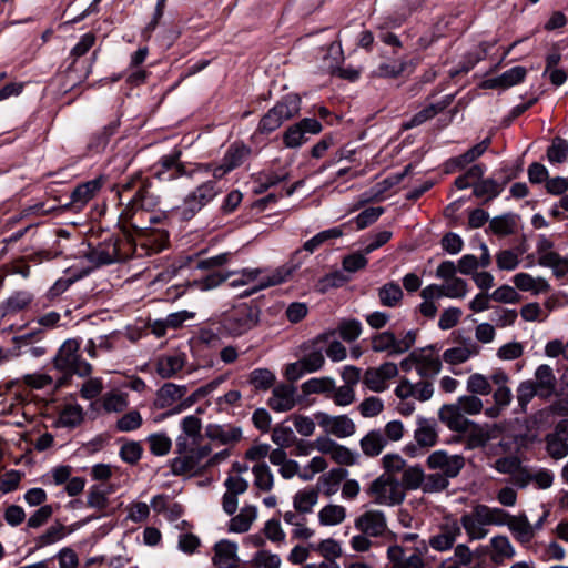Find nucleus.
I'll return each mask as SVG.
<instances>
[{
	"mask_svg": "<svg viewBox=\"0 0 568 568\" xmlns=\"http://www.w3.org/2000/svg\"><path fill=\"white\" fill-rule=\"evenodd\" d=\"M119 195L123 196L125 192L136 189L134 196L129 201L125 209L121 213V219L124 223H128L131 227L144 229L143 225L135 221V217L140 215L149 216V220H153V214L150 213L152 209L158 205V197L154 196L149 186L142 182L139 174L131 176L126 181L120 184Z\"/></svg>",
	"mask_w": 568,
	"mask_h": 568,
	"instance_id": "nucleus-1",
	"label": "nucleus"
},
{
	"mask_svg": "<svg viewBox=\"0 0 568 568\" xmlns=\"http://www.w3.org/2000/svg\"><path fill=\"white\" fill-rule=\"evenodd\" d=\"M260 315V308L253 303L234 304L221 314L220 331L230 337H241L257 326Z\"/></svg>",
	"mask_w": 568,
	"mask_h": 568,
	"instance_id": "nucleus-2",
	"label": "nucleus"
},
{
	"mask_svg": "<svg viewBox=\"0 0 568 568\" xmlns=\"http://www.w3.org/2000/svg\"><path fill=\"white\" fill-rule=\"evenodd\" d=\"M334 335V331H327L317 335L312 341L304 343L302 345V357L298 361L286 365L284 376L290 382H296L306 374L321 371L325 365V356L322 348L317 347V345L328 342V339Z\"/></svg>",
	"mask_w": 568,
	"mask_h": 568,
	"instance_id": "nucleus-3",
	"label": "nucleus"
},
{
	"mask_svg": "<svg viewBox=\"0 0 568 568\" xmlns=\"http://www.w3.org/2000/svg\"><path fill=\"white\" fill-rule=\"evenodd\" d=\"M176 454L170 463L171 473L175 476H192L203 467V459L211 453L207 445H199L194 440L179 436L176 438Z\"/></svg>",
	"mask_w": 568,
	"mask_h": 568,
	"instance_id": "nucleus-4",
	"label": "nucleus"
},
{
	"mask_svg": "<svg viewBox=\"0 0 568 568\" xmlns=\"http://www.w3.org/2000/svg\"><path fill=\"white\" fill-rule=\"evenodd\" d=\"M136 247H133L131 237L126 235L123 237L110 236L99 243L97 247L90 248L85 256L93 267H99L125 261L133 256Z\"/></svg>",
	"mask_w": 568,
	"mask_h": 568,
	"instance_id": "nucleus-5",
	"label": "nucleus"
},
{
	"mask_svg": "<svg viewBox=\"0 0 568 568\" xmlns=\"http://www.w3.org/2000/svg\"><path fill=\"white\" fill-rule=\"evenodd\" d=\"M80 347V339L69 338L62 343L53 357L52 362L54 368L62 373L64 377L72 375L85 377L91 374L92 366L82 358Z\"/></svg>",
	"mask_w": 568,
	"mask_h": 568,
	"instance_id": "nucleus-6",
	"label": "nucleus"
},
{
	"mask_svg": "<svg viewBox=\"0 0 568 568\" xmlns=\"http://www.w3.org/2000/svg\"><path fill=\"white\" fill-rule=\"evenodd\" d=\"M298 265L294 264L293 262H288L271 272H268L264 276H260L262 274V271L260 268H244L239 274L240 277L235 278L231 282L232 286H240V285H247L250 283H253L255 281H258L257 285L254 286L250 292H245L244 295H250L252 293H255L257 291L280 285L282 283L287 282L295 271L297 270Z\"/></svg>",
	"mask_w": 568,
	"mask_h": 568,
	"instance_id": "nucleus-7",
	"label": "nucleus"
},
{
	"mask_svg": "<svg viewBox=\"0 0 568 568\" xmlns=\"http://www.w3.org/2000/svg\"><path fill=\"white\" fill-rule=\"evenodd\" d=\"M301 110V99L297 94H287L270 109L260 120L257 132L270 134L285 121L294 118Z\"/></svg>",
	"mask_w": 568,
	"mask_h": 568,
	"instance_id": "nucleus-8",
	"label": "nucleus"
},
{
	"mask_svg": "<svg viewBox=\"0 0 568 568\" xmlns=\"http://www.w3.org/2000/svg\"><path fill=\"white\" fill-rule=\"evenodd\" d=\"M366 493L374 504L388 507L402 504L406 497L403 486L393 475L378 476Z\"/></svg>",
	"mask_w": 568,
	"mask_h": 568,
	"instance_id": "nucleus-9",
	"label": "nucleus"
},
{
	"mask_svg": "<svg viewBox=\"0 0 568 568\" xmlns=\"http://www.w3.org/2000/svg\"><path fill=\"white\" fill-rule=\"evenodd\" d=\"M135 221L143 225L144 229L132 227L136 232V237L133 240L131 239L133 247H136L133 255L141 257L143 255H151L161 252L165 247L168 241L166 234L159 230H149L145 225V221L154 222L156 221V217L153 215V220L150 221L148 215L142 217L138 215Z\"/></svg>",
	"mask_w": 568,
	"mask_h": 568,
	"instance_id": "nucleus-10",
	"label": "nucleus"
},
{
	"mask_svg": "<svg viewBox=\"0 0 568 568\" xmlns=\"http://www.w3.org/2000/svg\"><path fill=\"white\" fill-rule=\"evenodd\" d=\"M417 331L410 329L400 338L390 331L377 333L371 338V347L376 353H387L397 356L408 352L416 343Z\"/></svg>",
	"mask_w": 568,
	"mask_h": 568,
	"instance_id": "nucleus-11",
	"label": "nucleus"
},
{
	"mask_svg": "<svg viewBox=\"0 0 568 568\" xmlns=\"http://www.w3.org/2000/svg\"><path fill=\"white\" fill-rule=\"evenodd\" d=\"M220 193L221 189L215 181L207 180L201 183L185 196L182 206V215L185 219L193 217Z\"/></svg>",
	"mask_w": 568,
	"mask_h": 568,
	"instance_id": "nucleus-12",
	"label": "nucleus"
},
{
	"mask_svg": "<svg viewBox=\"0 0 568 568\" xmlns=\"http://www.w3.org/2000/svg\"><path fill=\"white\" fill-rule=\"evenodd\" d=\"M181 156L182 151L179 149L162 155L155 164V178L161 182H171L181 176L192 178V166L187 168Z\"/></svg>",
	"mask_w": 568,
	"mask_h": 568,
	"instance_id": "nucleus-13",
	"label": "nucleus"
},
{
	"mask_svg": "<svg viewBox=\"0 0 568 568\" xmlns=\"http://www.w3.org/2000/svg\"><path fill=\"white\" fill-rule=\"evenodd\" d=\"M320 427L329 435L337 438L351 437L356 432V425L347 415L333 416L324 412L315 414Z\"/></svg>",
	"mask_w": 568,
	"mask_h": 568,
	"instance_id": "nucleus-14",
	"label": "nucleus"
},
{
	"mask_svg": "<svg viewBox=\"0 0 568 568\" xmlns=\"http://www.w3.org/2000/svg\"><path fill=\"white\" fill-rule=\"evenodd\" d=\"M427 467L433 470H440L447 479L459 475L465 466V458L462 455H449L443 449L433 452L426 460Z\"/></svg>",
	"mask_w": 568,
	"mask_h": 568,
	"instance_id": "nucleus-15",
	"label": "nucleus"
},
{
	"mask_svg": "<svg viewBox=\"0 0 568 568\" xmlns=\"http://www.w3.org/2000/svg\"><path fill=\"white\" fill-rule=\"evenodd\" d=\"M504 428L501 425L493 423L478 424L473 422L466 432L465 447L466 449H477L485 447L490 440L497 439Z\"/></svg>",
	"mask_w": 568,
	"mask_h": 568,
	"instance_id": "nucleus-16",
	"label": "nucleus"
},
{
	"mask_svg": "<svg viewBox=\"0 0 568 568\" xmlns=\"http://www.w3.org/2000/svg\"><path fill=\"white\" fill-rule=\"evenodd\" d=\"M398 375V366L393 362H385L378 367H369L363 376V384L372 392L382 393L387 389V382Z\"/></svg>",
	"mask_w": 568,
	"mask_h": 568,
	"instance_id": "nucleus-17",
	"label": "nucleus"
},
{
	"mask_svg": "<svg viewBox=\"0 0 568 568\" xmlns=\"http://www.w3.org/2000/svg\"><path fill=\"white\" fill-rule=\"evenodd\" d=\"M355 528L374 538L383 537L388 530L387 518L383 510L367 509L354 521Z\"/></svg>",
	"mask_w": 568,
	"mask_h": 568,
	"instance_id": "nucleus-18",
	"label": "nucleus"
},
{
	"mask_svg": "<svg viewBox=\"0 0 568 568\" xmlns=\"http://www.w3.org/2000/svg\"><path fill=\"white\" fill-rule=\"evenodd\" d=\"M462 535L459 523L450 517H446L439 526V532L433 535L428 545L432 549L444 552L454 548L455 541Z\"/></svg>",
	"mask_w": 568,
	"mask_h": 568,
	"instance_id": "nucleus-19",
	"label": "nucleus"
},
{
	"mask_svg": "<svg viewBox=\"0 0 568 568\" xmlns=\"http://www.w3.org/2000/svg\"><path fill=\"white\" fill-rule=\"evenodd\" d=\"M211 558L214 568H241L239 546L235 541L221 539L213 546Z\"/></svg>",
	"mask_w": 568,
	"mask_h": 568,
	"instance_id": "nucleus-20",
	"label": "nucleus"
},
{
	"mask_svg": "<svg viewBox=\"0 0 568 568\" xmlns=\"http://www.w3.org/2000/svg\"><path fill=\"white\" fill-rule=\"evenodd\" d=\"M225 493L222 497V508L227 515L237 510V497L248 489V481L242 476L227 475L224 481Z\"/></svg>",
	"mask_w": 568,
	"mask_h": 568,
	"instance_id": "nucleus-21",
	"label": "nucleus"
},
{
	"mask_svg": "<svg viewBox=\"0 0 568 568\" xmlns=\"http://www.w3.org/2000/svg\"><path fill=\"white\" fill-rule=\"evenodd\" d=\"M395 395L400 399L414 397L419 402H426L433 397L434 386L429 381H419L413 384L407 378H402L395 388Z\"/></svg>",
	"mask_w": 568,
	"mask_h": 568,
	"instance_id": "nucleus-22",
	"label": "nucleus"
},
{
	"mask_svg": "<svg viewBox=\"0 0 568 568\" xmlns=\"http://www.w3.org/2000/svg\"><path fill=\"white\" fill-rule=\"evenodd\" d=\"M459 526L464 528L469 541L481 540L489 532L478 505L462 515Z\"/></svg>",
	"mask_w": 568,
	"mask_h": 568,
	"instance_id": "nucleus-23",
	"label": "nucleus"
},
{
	"mask_svg": "<svg viewBox=\"0 0 568 568\" xmlns=\"http://www.w3.org/2000/svg\"><path fill=\"white\" fill-rule=\"evenodd\" d=\"M439 420L452 432L466 433L473 420L468 419L457 403L445 404L438 412Z\"/></svg>",
	"mask_w": 568,
	"mask_h": 568,
	"instance_id": "nucleus-24",
	"label": "nucleus"
},
{
	"mask_svg": "<svg viewBox=\"0 0 568 568\" xmlns=\"http://www.w3.org/2000/svg\"><path fill=\"white\" fill-rule=\"evenodd\" d=\"M206 437L221 445H235L243 437L242 428L231 424H209L205 428Z\"/></svg>",
	"mask_w": 568,
	"mask_h": 568,
	"instance_id": "nucleus-25",
	"label": "nucleus"
},
{
	"mask_svg": "<svg viewBox=\"0 0 568 568\" xmlns=\"http://www.w3.org/2000/svg\"><path fill=\"white\" fill-rule=\"evenodd\" d=\"M295 395L296 388L293 385L280 384L273 388L267 405L277 413L288 412L296 404Z\"/></svg>",
	"mask_w": 568,
	"mask_h": 568,
	"instance_id": "nucleus-26",
	"label": "nucleus"
},
{
	"mask_svg": "<svg viewBox=\"0 0 568 568\" xmlns=\"http://www.w3.org/2000/svg\"><path fill=\"white\" fill-rule=\"evenodd\" d=\"M104 184V178L98 176L78 185L71 193L72 205L77 210H81L90 200H92Z\"/></svg>",
	"mask_w": 568,
	"mask_h": 568,
	"instance_id": "nucleus-27",
	"label": "nucleus"
},
{
	"mask_svg": "<svg viewBox=\"0 0 568 568\" xmlns=\"http://www.w3.org/2000/svg\"><path fill=\"white\" fill-rule=\"evenodd\" d=\"M442 362L432 348L416 349V371L422 378L434 377L439 374Z\"/></svg>",
	"mask_w": 568,
	"mask_h": 568,
	"instance_id": "nucleus-28",
	"label": "nucleus"
},
{
	"mask_svg": "<svg viewBox=\"0 0 568 568\" xmlns=\"http://www.w3.org/2000/svg\"><path fill=\"white\" fill-rule=\"evenodd\" d=\"M527 70L524 67H513L498 77L487 79L483 82L486 89H508L525 80Z\"/></svg>",
	"mask_w": 568,
	"mask_h": 568,
	"instance_id": "nucleus-29",
	"label": "nucleus"
},
{
	"mask_svg": "<svg viewBox=\"0 0 568 568\" xmlns=\"http://www.w3.org/2000/svg\"><path fill=\"white\" fill-rule=\"evenodd\" d=\"M187 393V387L173 383H165L158 392L154 406L159 409L172 407L179 403Z\"/></svg>",
	"mask_w": 568,
	"mask_h": 568,
	"instance_id": "nucleus-30",
	"label": "nucleus"
},
{
	"mask_svg": "<svg viewBox=\"0 0 568 568\" xmlns=\"http://www.w3.org/2000/svg\"><path fill=\"white\" fill-rule=\"evenodd\" d=\"M186 356L182 353L163 354L155 362V372L162 378H171L183 369Z\"/></svg>",
	"mask_w": 568,
	"mask_h": 568,
	"instance_id": "nucleus-31",
	"label": "nucleus"
},
{
	"mask_svg": "<svg viewBox=\"0 0 568 568\" xmlns=\"http://www.w3.org/2000/svg\"><path fill=\"white\" fill-rule=\"evenodd\" d=\"M546 452L556 460L568 456V436L565 432H559L558 425H555L554 432L545 436Z\"/></svg>",
	"mask_w": 568,
	"mask_h": 568,
	"instance_id": "nucleus-32",
	"label": "nucleus"
},
{
	"mask_svg": "<svg viewBox=\"0 0 568 568\" xmlns=\"http://www.w3.org/2000/svg\"><path fill=\"white\" fill-rule=\"evenodd\" d=\"M489 547L490 560L497 566L503 565L505 560H509L516 555L514 546L505 535H497L490 538Z\"/></svg>",
	"mask_w": 568,
	"mask_h": 568,
	"instance_id": "nucleus-33",
	"label": "nucleus"
},
{
	"mask_svg": "<svg viewBox=\"0 0 568 568\" xmlns=\"http://www.w3.org/2000/svg\"><path fill=\"white\" fill-rule=\"evenodd\" d=\"M257 518V508L253 505H245L240 513L233 516L227 524V531L244 534L248 531Z\"/></svg>",
	"mask_w": 568,
	"mask_h": 568,
	"instance_id": "nucleus-34",
	"label": "nucleus"
},
{
	"mask_svg": "<svg viewBox=\"0 0 568 568\" xmlns=\"http://www.w3.org/2000/svg\"><path fill=\"white\" fill-rule=\"evenodd\" d=\"M515 287L521 292H530L534 295L548 292L549 283L544 277H534L528 273H517L513 277Z\"/></svg>",
	"mask_w": 568,
	"mask_h": 568,
	"instance_id": "nucleus-35",
	"label": "nucleus"
},
{
	"mask_svg": "<svg viewBox=\"0 0 568 568\" xmlns=\"http://www.w3.org/2000/svg\"><path fill=\"white\" fill-rule=\"evenodd\" d=\"M453 95H446L443 100L438 101L437 103H430L426 105L409 120L405 128L410 129L414 126H418L425 123L426 121L433 119L439 112L445 110L453 102Z\"/></svg>",
	"mask_w": 568,
	"mask_h": 568,
	"instance_id": "nucleus-36",
	"label": "nucleus"
},
{
	"mask_svg": "<svg viewBox=\"0 0 568 568\" xmlns=\"http://www.w3.org/2000/svg\"><path fill=\"white\" fill-rule=\"evenodd\" d=\"M359 446L365 456L376 457L387 446V439L382 430L373 429L359 440Z\"/></svg>",
	"mask_w": 568,
	"mask_h": 568,
	"instance_id": "nucleus-37",
	"label": "nucleus"
},
{
	"mask_svg": "<svg viewBox=\"0 0 568 568\" xmlns=\"http://www.w3.org/2000/svg\"><path fill=\"white\" fill-rule=\"evenodd\" d=\"M535 378L534 385L538 387L540 397H550L555 392L557 382L552 368L546 364L539 365L535 372Z\"/></svg>",
	"mask_w": 568,
	"mask_h": 568,
	"instance_id": "nucleus-38",
	"label": "nucleus"
},
{
	"mask_svg": "<svg viewBox=\"0 0 568 568\" xmlns=\"http://www.w3.org/2000/svg\"><path fill=\"white\" fill-rule=\"evenodd\" d=\"M377 297L382 306L395 308L402 304L404 292L398 283L390 281L377 290Z\"/></svg>",
	"mask_w": 568,
	"mask_h": 568,
	"instance_id": "nucleus-39",
	"label": "nucleus"
},
{
	"mask_svg": "<svg viewBox=\"0 0 568 568\" xmlns=\"http://www.w3.org/2000/svg\"><path fill=\"white\" fill-rule=\"evenodd\" d=\"M490 143V138L484 139L481 142L477 143L476 145L467 150L465 153L450 159L448 161V165L452 169H464L465 166L480 158L488 150Z\"/></svg>",
	"mask_w": 568,
	"mask_h": 568,
	"instance_id": "nucleus-40",
	"label": "nucleus"
},
{
	"mask_svg": "<svg viewBox=\"0 0 568 568\" xmlns=\"http://www.w3.org/2000/svg\"><path fill=\"white\" fill-rule=\"evenodd\" d=\"M508 529L514 537L521 544H527L535 537L532 532V525L529 523L525 514L511 516L508 525Z\"/></svg>",
	"mask_w": 568,
	"mask_h": 568,
	"instance_id": "nucleus-41",
	"label": "nucleus"
},
{
	"mask_svg": "<svg viewBox=\"0 0 568 568\" xmlns=\"http://www.w3.org/2000/svg\"><path fill=\"white\" fill-rule=\"evenodd\" d=\"M320 498V490L307 487L298 490L293 497V507L300 514H311Z\"/></svg>",
	"mask_w": 568,
	"mask_h": 568,
	"instance_id": "nucleus-42",
	"label": "nucleus"
},
{
	"mask_svg": "<svg viewBox=\"0 0 568 568\" xmlns=\"http://www.w3.org/2000/svg\"><path fill=\"white\" fill-rule=\"evenodd\" d=\"M513 178H515V175H507V176H505V179L501 183H498L496 180L490 179V178L481 180L480 182L475 183L473 185L474 194L477 197L486 196L487 201L493 200V199L497 197L503 192L505 185Z\"/></svg>",
	"mask_w": 568,
	"mask_h": 568,
	"instance_id": "nucleus-43",
	"label": "nucleus"
},
{
	"mask_svg": "<svg viewBox=\"0 0 568 568\" xmlns=\"http://www.w3.org/2000/svg\"><path fill=\"white\" fill-rule=\"evenodd\" d=\"M479 354V347L474 344L447 348L443 353V359L450 365H458L467 362L470 357Z\"/></svg>",
	"mask_w": 568,
	"mask_h": 568,
	"instance_id": "nucleus-44",
	"label": "nucleus"
},
{
	"mask_svg": "<svg viewBox=\"0 0 568 568\" xmlns=\"http://www.w3.org/2000/svg\"><path fill=\"white\" fill-rule=\"evenodd\" d=\"M251 152L250 146L242 142H234L226 150L222 161L233 171L248 159Z\"/></svg>",
	"mask_w": 568,
	"mask_h": 568,
	"instance_id": "nucleus-45",
	"label": "nucleus"
},
{
	"mask_svg": "<svg viewBox=\"0 0 568 568\" xmlns=\"http://www.w3.org/2000/svg\"><path fill=\"white\" fill-rule=\"evenodd\" d=\"M33 301V294L29 291L13 292L1 305L4 314H16L30 306Z\"/></svg>",
	"mask_w": 568,
	"mask_h": 568,
	"instance_id": "nucleus-46",
	"label": "nucleus"
},
{
	"mask_svg": "<svg viewBox=\"0 0 568 568\" xmlns=\"http://www.w3.org/2000/svg\"><path fill=\"white\" fill-rule=\"evenodd\" d=\"M435 424L427 419H419L414 433V438L420 447H432L437 442Z\"/></svg>",
	"mask_w": 568,
	"mask_h": 568,
	"instance_id": "nucleus-47",
	"label": "nucleus"
},
{
	"mask_svg": "<svg viewBox=\"0 0 568 568\" xmlns=\"http://www.w3.org/2000/svg\"><path fill=\"white\" fill-rule=\"evenodd\" d=\"M302 390L306 395L324 394L328 398L335 390V381L329 376L314 377L302 384Z\"/></svg>",
	"mask_w": 568,
	"mask_h": 568,
	"instance_id": "nucleus-48",
	"label": "nucleus"
},
{
	"mask_svg": "<svg viewBox=\"0 0 568 568\" xmlns=\"http://www.w3.org/2000/svg\"><path fill=\"white\" fill-rule=\"evenodd\" d=\"M346 518V508L342 505L328 504L318 511V521L322 526H336Z\"/></svg>",
	"mask_w": 568,
	"mask_h": 568,
	"instance_id": "nucleus-49",
	"label": "nucleus"
},
{
	"mask_svg": "<svg viewBox=\"0 0 568 568\" xmlns=\"http://www.w3.org/2000/svg\"><path fill=\"white\" fill-rule=\"evenodd\" d=\"M254 476V486L261 491H271L274 487V475L268 465L264 462L257 463L252 467Z\"/></svg>",
	"mask_w": 568,
	"mask_h": 568,
	"instance_id": "nucleus-50",
	"label": "nucleus"
},
{
	"mask_svg": "<svg viewBox=\"0 0 568 568\" xmlns=\"http://www.w3.org/2000/svg\"><path fill=\"white\" fill-rule=\"evenodd\" d=\"M425 481V473L419 465L408 466L402 473V481L400 485L404 488V491L407 490H416L422 489V486Z\"/></svg>",
	"mask_w": 568,
	"mask_h": 568,
	"instance_id": "nucleus-51",
	"label": "nucleus"
},
{
	"mask_svg": "<svg viewBox=\"0 0 568 568\" xmlns=\"http://www.w3.org/2000/svg\"><path fill=\"white\" fill-rule=\"evenodd\" d=\"M101 404L106 413H122L129 406L128 394L108 392L101 397Z\"/></svg>",
	"mask_w": 568,
	"mask_h": 568,
	"instance_id": "nucleus-52",
	"label": "nucleus"
},
{
	"mask_svg": "<svg viewBox=\"0 0 568 568\" xmlns=\"http://www.w3.org/2000/svg\"><path fill=\"white\" fill-rule=\"evenodd\" d=\"M478 507L487 526H507L513 516L501 508L488 507L483 504H479Z\"/></svg>",
	"mask_w": 568,
	"mask_h": 568,
	"instance_id": "nucleus-53",
	"label": "nucleus"
},
{
	"mask_svg": "<svg viewBox=\"0 0 568 568\" xmlns=\"http://www.w3.org/2000/svg\"><path fill=\"white\" fill-rule=\"evenodd\" d=\"M275 375L268 368H255L248 375V383L257 390H267L275 383Z\"/></svg>",
	"mask_w": 568,
	"mask_h": 568,
	"instance_id": "nucleus-54",
	"label": "nucleus"
},
{
	"mask_svg": "<svg viewBox=\"0 0 568 568\" xmlns=\"http://www.w3.org/2000/svg\"><path fill=\"white\" fill-rule=\"evenodd\" d=\"M466 388L469 394L475 396H487L491 393L489 378L480 373H474L468 377Z\"/></svg>",
	"mask_w": 568,
	"mask_h": 568,
	"instance_id": "nucleus-55",
	"label": "nucleus"
},
{
	"mask_svg": "<svg viewBox=\"0 0 568 568\" xmlns=\"http://www.w3.org/2000/svg\"><path fill=\"white\" fill-rule=\"evenodd\" d=\"M362 331V323L356 318H349L342 320L334 332H337L343 341L351 343L361 336Z\"/></svg>",
	"mask_w": 568,
	"mask_h": 568,
	"instance_id": "nucleus-56",
	"label": "nucleus"
},
{
	"mask_svg": "<svg viewBox=\"0 0 568 568\" xmlns=\"http://www.w3.org/2000/svg\"><path fill=\"white\" fill-rule=\"evenodd\" d=\"M344 232L342 227H333L325 231H322L314 235L312 239L304 243L303 248L310 253H313L317 247H320L324 242L331 239H338L343 236Z\"/></svg>",
	"mask_w": 568,
	"mask_h": 568,
	"instance_id": "nucleus-57",
	"label": "nucleus"
},
{
	"mask_svg": "<svg viewBox=\"0 0 568 568\" xmlns=\"http://www.w3.org/2000/svg\"><path fill=\"white\" fill-rule=\"evenodd\" d=\"M343 61L344 54L342 44L337 41L332 42L327 48V54L324 57L325 70L334 74Z\"/></svg>",
	"mask_w": 568,
	"mask_h": 568,
	"instance_id": "nucleus-58",
	"label": "nucleus"
},
{
	"mask_svg": "<svg viewBox=\"0 0 568 568\" xmlns=\"http://www.w3.org/2000/svg\"><path fill=\"white\" fill-rule=\"evenodd\" d=\"M535 396L540 397L538 387L534 385V381H524L517 387V402L523 412Z\"/></svg>",
	"mask_w": 568,
	"mask_h": 568,
	"instance_id": "nucleus-59",
	"label": "nucleus"
},
{
	"mask_svg": "<svg viewBox=\"0 0 568 568\" xmlns=\"http://www.w3.org/2000/svg\"><path fill=\"white\" fill-rule=\"evenodd\" d=\"M83 420V409L79 405L67 406L59 416V424L63 427L73 428Z\"/></svg>",
	"mask_w": 568,
	"mask_h": 568,
	"instance_id": "nucleus-60",
	"label": "nucleus"
},
{
	"mask_svg": "<svg viewBox=\"0 0 568 568\" xmlns=\"http://www.w3.org/2000/svg\"><path fill=\"white\" fill-rule=\"evenodd\" d=\"M271 439L277 447L288 448L295 443L296 437L291 427L280 424L273 428Z\"/></svg>",
	"mask_w": 568,
	"mask_h": 568,
	"instance_id": "nucleus-61",
	"label": "nucleus"
},
{
	"mask_svg": "<svg viewBox=\"0 0 568 568\" xmlns=\"http://www.w3.org/2000/svg\"><path fill=\"white\" fill-rule=\"evenodd\" d=\"M449 486V479L440 473L425 475V481L422 490L427 494L440 493Z\"/></svg>",
	"mask_w": 568,
	"mask_h": 568,
	"instance_id": "nucleus-62",
	"label": "nucleus"
},
{
	"mask_svg": "<svg viewBox=\"0 0 568 568\" xmlns=\"http://www.w3.org/2000/svg\"><path fill=\"white\" fill-rule=\"evenodd\" d=\"M150 452L155 456H164L169 454L172 442L169 436L163 433L152 434L148 437Z\"/></svg>",
	"mask_w": 568,
	"mask_h": 568,
	"instance_id": "nucleus-63",
	"label": "nucleus"
},
{
	"mask_svg": "<svg viewBox=\"0 0 568 568\" xmlns=\"http://www.w3.org/2000/svg\"><path fill=\"white\" fill-rule=\"evenodd\" d=\"M457 405L460 407L463 413L466 415H478L481 413L484 408L483 400L475 395H463L459 396L456 400Z\"/></svg>",
	"mask_w": 568,
	"mask_h": 568,
	"instance_id": "nucleus-64",
	"label": "nucleus"
}]
</instances>
